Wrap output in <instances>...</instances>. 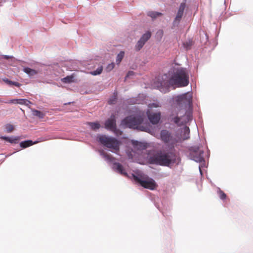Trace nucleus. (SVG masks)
Masks as SVG:
<instances>
[{
    "mask_svg": "<svg viewBox=\"0 0 253 253\" xmlns=\"http://www.w3.org/2000/svg\"><path fill=\"white\" fill-rule=\"evenodd\" d=\"M176 105L175 124H186L192 120L193 95L192 92H187L175 97Z\"/></svg>",
    "mask_w": 253,
    "mask_h": 253,
    "instance_id": "obj_1",
    "label": "nucleus"
},
{
    "mask_svg": "<svg viewBox=\"0 0 253 253\" xmlns=\"http://www.w3.org/2000/svg\"><path fill=\"white\" fill-rule=\"evenodd\" d=\"M143 121V117L141 115L136 117L130 116L122 120L121 125L129 128H137L142 131H146L147 128L140 125Z\"/></svg>",
    "mask_w": 253,
    "mask_h": 253,
    "instance_id": "obj_2",
    "label": "nucleus"
},
{
    "mask_svg": "<svg viewBox=\"0 0 253 253\" xmlns=\"http://www.w3.org/2000/svg\"><path fill=\"white\" fill-rule=\"evenodd\" d=\"M189 83V75L186 68H177L175 72V87H183Z\"/></svg>",
    "mask_w": 253,
    "mask_h": 253,
    "instance_id": "obj_3",
    "label": "nucleus"
},
{
    "mask_svg": "<svg viewBox=\"0 0 253 253\" xmlns=\"http://www.w3.org/2000/svg\"><path fill=\"white\" fill-rule=\"evenodd\" d=\"M179 126H182L176 129L175 132V147H183V142L190 138V128L185 125L176 124Z\"/></svg>",
    "mask_w": 253,
    "mask_h": 253,
    "instance_id": "obj_4",
    "label": "nucleus"
},
{
    "mask_svg": "<svg viewBox=\"0 0 253 253\" xmlns=\"http://www.w3.org/2000/svg\"><path fill=\"white\" fill-rule=\"evenodd\" d=\"M99 142L104 146L113 150L112 152L117 153L120 150V142L115 138L108 137L106 135H101L99 137Z\"/></svg>",
    "mask_w": 253,
    "mask_h": 253,
    "instance_id": "obj_5",
    "label": "nucleus"
},
{
    "mask_svg": "<svg viewBox=\"0 0 253 253\" xmlns=\"http://www.w3.org/2000/svg\"><path fill=\"white\" fill-rule=\"evenodd\" d=\"M162 87L160 90L162 92H166L169 90L170 87L174 85V70L171 69L168 73L162 76V81L161 83Z\"/></svg>",
    "mask_w": 253,
    "mask_h": 253,
    "instance_id": "obj_6",
    "label": "nucleus"
},
{
    "mask_svg": "<svg viewBox=\"0 0 253 253\" xmlns=\"http://www.w3.org/2000/svg\"><path fill=\"white\" fill-rule=\"evenodd\" d=\"M152 164L168 166L171 163L170 156L168 153L159 152L150 158Z\"/></svg>",
    "mask_w": 253,
    "mask_h": 253,
    "instance_id": "obj_7",
    "label": "nucleus"
},
{
    "mask_svg": "<svg viewBox=\"0 0 253 253\" xmlns=\"http://www.w3.org/2000/svg\"><path fill=\"white\" fill-rule=\"evenodd\" d=\"M133 177L136 182L139 183L141 186L145 188L153 190L155 189L158 186L155 180L152 178L148 177L142 178V176L139 177L134 174H133Z\"/></svg>",
    "mask_w": 253,
    "mask_h": 253,
    "instance_id": "obj_8",
    "label": "nucleus"
},
{
    "mask_svg": "<svg viewBox=\"0 0 253 253\" xmlns=\"http://www.w3.org/2000/svg\"><path fill=\"white\" fill-rule=\"evenodd\" d=\"M189 157L191 159L200 163L205 162L203 157L204 151L201 146H194L189 149Z\"/></svg>",
    "mask_w": 253,
    "mask_h": 253,
    "instance_id": "obj_9",
    "label": "nucleus"
},
{
    "mask_svg": "<svg viewBox=\"0 0 253 253\" xmlns=\"http://www.w3.org/2000/svg\"><path fill=\"white\" fill-rule=\"evenodd\" d=\"M146 113L150 122L152 124L156 125L159 122L161 119V113L160 112L153 113L148 110Z\"/></svg>",
    "mask_w": 253,
    "mask_h": 253,
    "instance_id": "obj_10",
    "label": "nucleus"
},
{
    "mask_svg": "<svg viewBox=\"0 0 253 253\" xmlns=\"http://www.w3.org/2000/svg\"><path fill=\"white\" fill-rule=\"evenodd\" d=\"M186 0H183V1L180 3L176 13V16L175 17V23L177 22H179L181 20L186 7Z\"/></svg>",
    "mask_w": 253,
    "mask_h": 253,
    "instance_id": "obj_11",
    "label": "nucleus"
},
{
    "mask_svg": "<svg viewBox=\"0 0 253 253\" xmlns=\"http://www.w3.org/2000/svg\"><path fill=\"white\" fill-rule=\"evenodd\" d=\"M116 126L115 116L112 115L111 116L110 118L106 121L105 126L106 129L112 130L113 129H115Z\"/></svg>",
    "mask_w": 253,
    "mask_h": 253,
    "instance_id": "obj_12",
    "label": "nucleus"
},
{
    "mask_svg": "<svg viewBox=\"0 0 253 253\" xmlns=\"http://www.w3.org/2000/svg\"><path fill=\"white\" fill-rule=\"evenodd\" d=\"M172 136L171 133L167 130H163L161 132V140L165 143H170L172 141Z\"/></svg>",
    "mask_w": 253,
    "mask_h": 253,
    "instance_id": "obj_13",
    "label": "nucleus"
},
{
    "mask_svg": "<svg viewBox=\"0 0 253 253\" xmlns=\"http://www.w3.org/2000/svg\"><path fill=\"white\" fill-rule=\"evenodd\" d=\"M113 168L116 169L118 172L120 173L121 174L124 175H126L127 173L125 171V170L123 166L118 163H115L113 165Z\"/></svg>",
    "mask_w": 253,
    "mask_h": 253,
    "instance_id": "obj_14",
    "label": "nucleus"
},
{
    "mask_svg": "<svg viewBox=\"0 0 253 253\" xmlns=\"http://www.w3.org/2000/svg\"><path fill=\"white\" fill-rule=\"evenodd\" d=\"M0 138L2 140H5L7 142H9L10 143H15L16 144L18 143V140H19V137H8L7 136H1Z\"/></svg>",
    "mask_w": 253,
    "mask_h": 253,
    "instance_id": "obj_15",
    "label": "nucleus"
},
{
    "mask_svg": "<svg viewBox=\"0 0 253 253\" xmlns=\"http://www.w3.org/2000/svg\"><path fill=\"white\" fill-rule=\"evenodd\" d=\"M37 141L33 142L31 140H25L20 143V146L22 148H26L37 143Z\"/></svg>",
    "mask_w": 253,
    "mask_h": 253,
    "instance_id": "obj_16",
    "label": "nucleus"
},
{
    "mask_svg": "<svg viewBox=\"0 0 253 253\" xmlns=\"http://www.w3.org/2000/svg\"><path fill=\"white\" fill-rule=\"evenodd\" d=\"M61 81L66 84H70L74 82V76L73 75L68 76L61 79Z\"/></svg>",
    "mask_w": 253,
    "mask_h": 253,
    "instance_id": "obj_17",
    "label": "nucleus"
},
{
    "mask_svg": "<svg viewBox=\"0 0 253 253\" xmlns=\"http://www.w3.org/2000/svg\"><path fill=\"white\" fill-rule=\"evenodd\" d=\"M23 71L29 76H33L38 74V72L36 70L32 69L28 67L24 68Z\"/></svg>",
    "mask_w": 253,
    "mask_h": 253,
    "instance_id": "obj_18",
    "label": "nucleus"
},
{
    "mask_svg": "<svg viewBox=\"0 0 253 253\" xmlns=\"http://www.w3.org/2000/svg\"><path fill=\"white\" fill-rule=\"evenodd\" d=\"M32 112L33 115L37 116L40 119H43L45 116V113L40 111L36 109H32Z\"/></svg>",
    "mask_w": 253,
    "mask_h": 253,
    "instance_id": "obj_19",
    "label": "nucleus"
},
{
    "mask_svg": "<svg viewBox=\"0 0 253 253\" xmlns=\"http://www.w3.org/2000/svg\"><path fill=\"white\" fill-rule=\"evenodd\" d=\"M25 101L23 99H14L4 102L5 103L19 104L23 105Z\"/></svg>",
    "mask_w": 253,
    "mask_h": 253,
    "instance_id": "obj_20",
    "label": "nucleus"
},
{
    "mask_svg": "<svg viewBox=\"0 0 253 253\" xmlns=\"http://www.w3.org/2000/svg\"><path fill=\"white\" fill-rule=\"evenodd\" d=\"M101 155L107 161L112 162L114 160V158L113 157L104 151H102L101 152Z\"/></svg>",
    "mask_w": 253,
    "mask_h": 253,
    "instance_id": "obj_21",
    "label": "nucleus"
},
{
    "mask_svg": "<svg viewBox=\"0 0 253 253\" xmlns=\"http://www.w3.org/2000/svg\"><path fill=\"white\" fill-rule=\"evenodd\" d=\"M193 44V42L192 40L189 39L187 41L183 42V45L184 47L186 49L188 50L191 48V47Z\"/></svg>",
    "mask_w": 253,
    "mask_h": 253,
    "instance_id": "obj_22",
    "label": "nucleus"
},
{
    "mask_svg": "<svg viewBox=\"0 0 253 253\" xmlns=\"http://www.w3.org/2000/svg\"><path fill=\"white\" fill-rule=\"evenodd\" d=\"M133 144L138 150H144L146 148L145 144L138 141H134Z\"/></svg>",
    "mask_w": 253,
    "mask_h": 253,
    "instance_id": "obj_23",
    "label": "nucleus"
},
{
    "mask_svg": "<svg viewBox=\"0 0 253 253\" xmlns=\"http://www.w3.org/2000/svg\"><path fill=\"white\" fill-rule=\"evenodd\" d=\"M87 124L93 130L98 129L100 127V124L98 122H88Z\"/></svg>",
    "mask_w": 253,
    "mask_h": 253,
    "instance_id": "obj_24",
    "label": "nucleus"
},
{
    "mask_svg": "<svg viewBox=\"0 0 253 253\" xmlns=\"http://www.w3.org/2000/svg\"><path fill=\"white\" fill-rule=\"evenodd\" d=\"M117 92H115L113 96L108 100L109 104H114L116 102L117 100Z\"/></svg>",
    "mask_w": 253,
    "mask_h": 253,
    "instance_id": "obj_25",
    "label": "nucleus"
},
{
    "mask_svg": "<svg viewBox=\"0 0 253 253\" xmlns=\"http://www.w3.org/2000/svg\"><path fill=\"white\" fill-rule=\"evenodd\" d=\"M145 43V42L143 41V40H142L141 39H140L138 42H137L136 45H135V49L137 51H139L142 48V47L143 46V45H144V44Z\"/></svg>",
    "mask_w": 253,
    "mask_h": 253,
    "instance_id": "obj_26",
    "label": "nucleus"
},
{
    "mask_svg": "<svg viewBox=\"0 0 253 253\" xmlns=\"http://www.w3.org/2000/svg\"><path fill=\"white\" fill-rule=\"evenodd\" d=\"M151 36V32L148 31L142 35L140 39H141L142 40H143V41L146 42L150 38Z\"/></svg>",
    "mask_w": 253,
    "mask_h": 253,
    "instance_id": "obj_27",
    "label": "nucleus"
},
{
    "mask_svg": "<svg viewBox=\"0 0 253 253\" xmlns=\"http://www.w3.org/2000/svg\"><path fill=\"white\" fill-rule=\"evenodd\" d=\"M5 128L7 133H10L14 130V126L11 124H7L5 126Z\"/></svg>",
    "mask_w": 253,
    "mask_h": 253,
    "instance_id": "obj_28",
    "label": "nucleus"
},
{
    "mask_svg": "<svg viewBox=\"0 0 253 253\" xmlns=\"http://www.w3.org/2000/svg\"><path fill=\"white\" fill-rule=\"evenodd\" d=\"M162 14L158 12L150 11L148 13V15L153 18H156L158 16L162 15Z\"/></svg>",
    "mask_w": 253,
    "mask_h": 253,
    "instance_id": "obj_29",
    "label": "nucleus"
},
{
    "mask_svg": "<svg viewBox=\"0 0 253 253\" xmlns=\"http://www.w3.org/2000/svg\"><path fill=\"white\" fill-rule=\"evenodd\" d=\"M125 55V52L123 51H121L117 55L116 58V62L117 64H119L122 60L123 59Z\"/></svg>",
    "mask_w": 253,
    "mask_h": 253,
    "instance_id": "obj_30",
    "label": "nucleus"
},
{
    "mask_svg": "<svg viewBox=\"0 0 253 253\" xmlns=\"http://www.w3.org/2000/svg\"><path fill=\"white\" fill-rule=\"evenodd\" d=\"M5 83L9 85H14L16 86L19 87L20 86V84L18 82H12L11 81L8 80V79L4 80Z\"/></svg>",
    "mask_w": 253,
    "mask_h": 253,
    "instance_id": "obj_31",
    "label": "nucleus"
},
{
    "mask_svg": "<svg viewBox=\"0 0 253 253\" xmlns=\"http://www.w3.org/2000/svg\"><path fill=\"white\" fill-rule=\"evenodd\" d=\"M103 70V67L102 66L98 68L95 71H92L90 72V74L93 76H96L97 75L100 74Z\"/></svg>",
    "mask_w": 253,
    "mask_h": 253,
    "instance_id": "obj_32",
    "label": "nucleus"
},
{
    "mask_svg": "<svg viewBox=\"0 0 253 253\" xmlns=\"http://www.w3.org/2000/svg\"><path fill=\"white\" fill-rule=\"evenodd\" d=\"M218 194L221 200H225L226 198V194L220 188L218 189Z\"/></svg>",
    "mask_w": 253,
    "mask_h": 253,
    "instance_id": "obj_33",
    "label": "nucleus"
},
{
    "mask_svg": "<svg viewBox=\"0 0 253 253\" xmlns=\"http://www.w3.org/2000/svg\"><path fill=\"white\" fill-rule=\"evenodd\" d=\"M116 135H121L123 133L122 131L117 128V126H115V129H113L112 130Z\"/></svg>",
    "mask_w": 253,
    "mask_h": 253,
    "instance_id": "obj_34",
    "label": "nucleus"
},
{
    "mask_svg": "<svg viewBox=\"0 0 253 253\" xmlns=\"http://www.w3.org/2000/svg\"><path fill=\"white\" fill-rule=\"evenodd\" d=\"M115 67V64L114 63H112L111 64H109L106 67V70L107 72H110L112 70H113V69Z\"/></svg>",
    "mask_w": 253,
    "mask_h": 253,
    "instance_id": "obj_35",
    "label": "nucleus"
},
{
    "mask_svg": "<svg viewBox=\"0 0 253 253\" xmlns=\"http://www.w3.org/2000/svg\"><path fill=\"white\" fill-rule=\"evenodd\" d=\"M23 100L25 101H24V103L23 104V105H25L26 106H29V104H32V102L27 99H23Z\"/></svg>",
    "mask_w": 253,
    "mask_h": 253,
    "instance_id": "obj_36",
    "label": "nucleus"
},
{
    "mask_svg": "<svg viewBox=\"0 0 253 253\" xmlns=\"http://www.w3.org/2000/svg\"><path fill=\"white\" fill-rule=\"evenodd\" d=\"M148 107L149 108H153V107L157 108V107H159V105L157 103H152V104H149L148 105Z\"/></svg>",
    "mask_w": 253,
    "mask_h": 253,
    "instance_id": "obj_37",
    "label": "nucleus"
},
{
    "mask_svg": "<svg viewBox=\"0 0 253 253\" xmlns=\"http://www.w3.org/2000/svg\"><path fill=\"white\" fill-rule=\"evenodd\" d=\"M174 161H175V164L176 163L177 164H178L179 163V162L180 161V159L179 157H177L175 155Z\"/></svg>",
    "mask_w": 253,
    "mask_h": 253,
    "instance_id": "obj_38",
    "label": "nucleus"
},
{
    "mask_svg": "<svg viewBox=\"0 0 253 253\" xmlns=\"http://www.w3.org/2000/svg\"><path fill=\"white\" fill-rule=\"evenodd\" d=\"M134 73L133 71H129L127 74L126 78L128 77H129L130 76H133V75H134Z\"/></svg>",
    "mask_w": 253,
    "mask_h": 253,
    "instance_id": "obj_39",
    "label": "nucleus"
},
{
    "mask_svg": "<svg viewBox=\"0 0 253 253\" xmlns=\"http://www.w3.org/2000/svg\"><path fill=\"white\" fill-rule=\"evenodd\" d=\"M170 147L171 148L173 147V143L172 142L170 144Z\"/></svg>",
    "mask_w": 253,
    "mask_h": 253,
    "instance_id": "obj_40",
    "label": "nucleus"
},
{
    "mask_svg": "<svg viewBox=\"0 0 253 253\" xmlns=\"http://www.w3.org/2000/svg\"><path fill=\"white\" fill-rule=\"evenodd\" d=\"M160 32L161 33V34H162V33H163L162 31H160Z\"/></svg>",
    "mask_w": 253,
    "mask_h": 253,
    "instance_id": "obj_41",
    "label": "nucleus"
},
{
    "mask_svg": "<svg viewBox=\"0 0 253 253\" xmlns=\"http://www.w3.org/2000/svg\"><path fill=\"white\" fill-rule=\"evenodd\" d=\"M199 169H200V170L201 171V167L200 166L199 167Z\"/></svg>",
    "mask_w": 253,
    "mask_h": 253,
    "instance_id": "obj_42",
    "label": "nucleus"
},
{
    "mask_svg": "<svg viewBox=\"0 0 253 253\" xmlns=\"http://www.w3.org/2000/svg\"><path fill=\"white\" fill-rule=\"evenodd\" d=\"M5 58L8 59V57L6 56Z\"/></svg>",
    "mask_w": 253,
    "mask_h": 253,
    "instance_id": "obj_43",
    "label": "nucleus"
}]
</instances>
